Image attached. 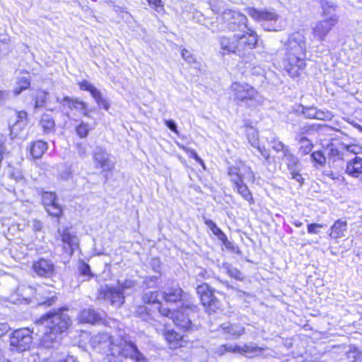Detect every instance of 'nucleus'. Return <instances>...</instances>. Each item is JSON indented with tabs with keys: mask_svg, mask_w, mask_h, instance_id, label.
I'll use <instances>...</instances> for the list:
<instances>
[{
	"mask_svg": "<svg viewBox=\"0 0 362 362\" xmlns=\"http://www.w3.org/2000/svg\"><path fill=\"white\" fill-rule=\"evenodd\" d=\"M156 308L158 309V313H160V315L161 316L166 317H168L172 320L176 313V310H173L170 309L169 308L163 306L161 305L160 302L157 303Z\"/></svg>",
	"mask_w": 362,
	"mask_h": 362,
	"instance_id": "nucleus-51",
	"label": "nucleus"
},
{
	"mask_svg": "<svg viewBox=\"0 0 362 362\" xmlns=\"http://www.w3.org/2000/svg\"><path fill=\"white\" fill-rule=\"evenodd\" d=\"M346 173L355 178L362 180V158L356 156L346 163Z\"/></svg>",
	"mask_w": 362,
	"mask_h": 362,
	"instance_id": "nucleus-21",
	"label": "nucleus"
},
{
	"mask_svg": "<svg viewBox=\"0 0 362 362\" xmlns=\"http://www.w3.org/2000/svg\"><path fill=\"white\" fill-rule=\"evenodd\" d=\"M67 308H62L49 311L36 321V325L42 329L41 345L45 349L55 348L65 332L71 325L70 317L64 313Z\"/></svg>",
	"mask_w": 362,
	"mask_h": 362,
	"instance_id": "nucleus-2",
	"label": "nucleus"
},
{
	"mask_svg": "<svg viewBox=\"0 0 362 362\" xmlns=\"http://www.w3.org/2000/svg\"><path fill=\"white\" fill-rule=\"evenodd\" d=\"M158 296L157 291H146L142 296V300L146 304H153L156 307L157 303L160 302L158 300Z\"/></svg>",
	"mask_w": 362,
	"mask_h": 362,
	"instance_id": "nucleus-43",
	"label": "nucleus"
},
{
	"mask_svg": "<svg viewBox=\"0 0 362 362\" xmlns=\"http://www.w3.org/2000/svg\"><path fill=\"white\" fill-rule=\"evenodd\" d=\"M100 298L115 308L121 307L124 303V296L118 288L105 286L100 291Z\"/></svg>",
	"mask_w": 362,
	"mask_h": 362,
	"instance_id": "nucleus-16",
	"label": "nucleus"
},
{
	"mask_svg": "<svg viewBox=\"0 0 362 362\" xmlns=\"http://www.w3.org/2000/svg\"><path fill=\"white\" fill-rule=\"evenodd\" d=\"M32 333L28 328H21L13 332L10 336L12 350L23 352L29 349L33 341Z\"/></svg>",
	"mask_w": 362,
	"mask_h": 362,
	"instance_id": "nucleus-11",
	"label": "nucleus"
},
{
	"mask_svg": "<svg viewBox=\"0 0 362 362\" xmlns=\"http://www.w3.org/2000/svg\"><path fill=\"white\" fill-rule=\"evenodd\" d=\"M17 292L25 299H27L28 297L24 296V293L26 296H33L39 305L50 307L57 300L56 291L52 286L47 285L21 286L18 288Z\"/></svg>",
	"mask_w": 362,
	"mask_h": 362,
	"instance_id": "nucleus-6",
	"label": "nucleus"
},
{
	"mask_svg": "<svg viewBox=\"0 0 362 362\" xmlns=\"http://www.w3.org/2000/svg\"><path fill=\"white\" fill-rule=\"evenodd\" d=\"M311 160L320 166H325L326 163V157L320 151H316L311 153Z\"/></svg>",
	"mask_w": 362,
	"mask_h": 362,
	"instance_id": "nucleus-49",
	"label": "nucleus"
},
{
	"mask_svg": "<svg viewBox=\"0 0 362 362\" xmlns=\"http://www.w3.org/2000/svg\"><path fill=\"white\" fill-rule=\"evenodd\" d=\"M219 42L223 50V54L238 52V42L235 35L232 37H221Z\"/></svg>",
	"mask_w": 362,
	"mask_h": 362,
	"instance_id": "nucleus-24",
	"label": "nucleus"
},
{
	"mask_svg": "<svg viewBox=\"0 0 362 362\" xmlns=\"http://www.w3.org/2000/svg\"><path fill=\"white\" fill-rule=\"evenodd\" d=\"M163 298L166 302L176 303L182 300L183 291L179 286H173L166 288L163 293Z\"/></svg>",
	"mask_w": 362,
	"mask_h": 362,
	"instance_id": "nucleus-25",
	"label": "nucleus"
},
{
	"mask_svg": "<svg viewBox=\"0 0 362 362\" xmlns=\"http://www.w3.org/2000/svg\"><path fill=\"white\" fill-rule=\"evenodd\" d=\"M42 203L49 216L58 219L62 216L63 214L62 208L57 203V194L54 192H42Z\"/></svg>",
	"mask_w": 362,
	"mask_h": 362,
	"instance_id": "nucleus-18",
	"label": "nucleus"
},
{
	"mask_svg": "<svg viewBox=\"0 0 362 362\" xmlns=\"http://www.w3.org/2000/svg\"><path fill=\"white\" fill-rule=\"evenodd\" d=\"M79 319L82 322L95 324L101 320V316L94 309L88 308L80 312Z\"/></svg>",
	"mask_w": 362,
	"mask_h": 362,
	"instance_id": "nucleus-27",
	"label": "nucleus"
},
{
	"mask_svg": "<svg viewBox=\"0 0 362 362\" xmlns=\"http://www.w3.org/2000/svg\"><path fill=\"white\" fill-rule=\"evenodd\" d=\"M16 121L12 125L9 124L11 134H14L15 131H18L23 128L26 123L27 112L25 111H18L16 112Z\"/></svg>",
	"mask_w": 362,
	"mask_h": 362,
	"instance_id": "nucleus-32",
	"label": "nucleus"
},
{
	"mask_svg": "<svg viewBox=\"0 0 362 362\" xmlns=\"http://www.w3.org/2000/svg\"><path fill=\"white\" fill-rule=\"evenodd\" d=\"M218 280L228 290H231L233 291L236 292L237 295H239L240 296L241 294H245V293L244 291L238 290L233 286L230 285L228 281H221L219 279H218Z\"/></svg>",
	"mask_w": 362,
	"mask_h": 362,
	"instance_id": "nucleus-59",
	"label": "nucleus"
},
{
	"mask_svg": "<svg viewBox=\"0 0 362 362\" xmlns=\"http://www.w3.org/2000/svg\"><path fill=\"white\" fill-rule=\"evenodd\" d=\"M325 226L321 223H309L307 226L308 233L310 234H317L319 233V229L322 228Z\"/></svg>",
	"mask_w": 362,
	"mask_h": 362,
	"instance_id": "nucleus-57",
	"label": "nucleus"
},
{
	"mask_svg": "<svg viewBox=\"0 0 362 362\" xmlns=\"http://www.w3.org/2000/svg\"><path fill=\"white\" fill-rule=\"evenodd\" d=\"M221 328L227 338L237 339L245 332V327L238 323H223L221 325Z\"/></svg>",
	"mask_w": 362,
	"mask_h": 362,
	"instance_id": "nucleus-20",
	"label": "nucleus"
},
{
	"mask_svg": "<svg viewBox=\"0 0 362 362\" xmlns=\"http://www.w3.org/2000/svg\"><path fill=\"white\" fill-rule=\"evenodd\" d=\"M182 58L189 63H191L194 61L193 57L191 55L190 52L186 49H183L182 50Z\"/></svg>",
	"mask_w": 362,
	"mask_h": 362,
	"instance_id": "nucleus-63",
	"label": "nucleus"
},
{
	"mask_svg": "<svg viewBox=\"0 0 362 362\" xmlns=\"http://www.w3.org/2000/svg\"><path fill=\"white\" fill-rule=\"evenodd\" d=\"M347 230V223L342 219L336 221L330 228L329 236L333 239H338L345 235L344 233Z\"/></svg>",
	"mask_w": 362,
	"mask_h": 362,
	"instance_id": "nucleus-26",
	"label": "nucleus"
},
{
	"mask_svg": "<svg viewBox=\"0 0 362 362\" xmlns=\"http://www.w3.org/2000/svg\"><path fill=\"white\" fill-rule=\"evenodd\" d=\"M269 143L270 144L273 150H274L276 153H281V154L285 153L286 151H287L289 148L288 146L284 144L276 136H273L269 141Z\"/></svg>",
	"mask_w": 362,
	"mask_h": 362,
	"instance_id": "nucleus-38",
	"label": "nucleus"
},
{
	"mask_svg": "<svg viewBox=\"0 0 362 362\" xmlns=\"http://www.w3.org/2000/svg\"><path fill=\"white\" fill-rule=\"evenodd\" d=\"M246 135L248 142L252 147L257 148L259 146V133L256 129L252 127L247 128Z\"/></svg>",
	"mask_w": 362,
	"mask_h": 362,
	"instance_id": "nucleus-37",
	"label": "nucleus"
},
{
	"mask_svg": "<svg viewBox=\"0 0 362 362\" xmlns=\"http://www.w3.org/2000/svg\"><path fill=\"white\" fill-rule=\"evenodd\" d=\"M134 315L135 316L140 317L145 321H147L151 318V314L145 305L137 306L136 308Z\"/></svg>",
	"mask_w": 362,
	"mask_h": 362,
	"instance_id": "nucleus-47",
	"label": "nucleus"
},
{
	"mask_svg": "<svg viewBox=\"0 0 362 362\" xmlns=\"http://www.w3.org/2000/svg\"><path fill=\"white\" fill-rule=\"evenodd\" d=\"M222 268L231 278H234L238 281H243L244 279V275L243 273L239 269L234 267L231 264L228 262H223L222 264Z\"/></svg>",
	"mask_w": 362,
	"mask_h": 362,
	"instance_id": "nucleus-34",
	"label": "nucleus"
},
{
	"mask_svg": "<svg viewBox=\"0 0 362 362\" xmlns=\"http://www.w3.org/2000/svg\"><path fill=\"white\" fill-rule=\"evenodd\" d=\"M93 164L95 168L101 169L104 173L105 182L107 180V173L111 172L115 168V161L112 156L102 146H96L93 152Z\"/></svg>",
	"mask_w": 362,
	"mask_h": 362,
	"instance_id": "nucleus-10",
	"label": "nucleus"
},
{
	"mask_svg": "<svg viewBox=\"0 0 362 362\" xmlns=\"http://www.w3.org/2000/svg\"><path fill=\"white\" fill-rule=\"evenodd\" d=\"M165 339L168 341L171 349H177L182 346L183 336L173 329H165L163 333Z\"/></svg>",
	"mask_w": 362,
	"mask_h": 362,
	"instance_id": "nucleus-22",
	"label": "nucleus"
},
{
	"mask_svg": "<svg viewBox=\"0 0 362 362\" xmlns=\"http://www.w3.org/2000/svg\"><path fill=\"white\" fill-rule=\"evenodd\" d=\"M32 269L35 274L42 278L51 279L56 274L55 265L51 259L40 258L34 261Z\"/></svg>",
	"mask_w": 362,
	"mask_h": 362,
	"instance_id": "nucleus-17",
	"label": "nucleus"
},
{
	"mask_svg": "<svg viewBox=\"0 0 362 362\" xmlns=\"http://www.w3.org/2000/svg\"><path fill=\"white\" fill-rule=\"evenodd\" d=\"M160 278V274L155 276H146L143 280L142 286L145 288H156Z\"/></svg>",
	"mask_w": 362,
	"mask_h": 362,
	"instance_id": "nucleus-44",
	"label": "nucleus"
},
{
	"mask_svg": "<svg viewBox=\"0 0 362 362\" xmlns=\"http://www.w3.org/2000/svg\"><path fill=\"white\" fill-rule=\"evenodd\" d=\"M342 150H346L347 152L357 155L362 152V147L357 144H344L341 145Z\"/></svg>",
	"mask_w": 362,
	"mask_h": 362,
	"instance_id": "nucleus-53",
	"label": "nucleus"
},
{
	"mask_svg": "<svg viewBox=\"0 0 362 362\" xmlns=\"http://www.w3.org/2000/svg\"><path fill=\"white\" fill-rule=\"evenodd\" d=\"M228 175L230 177V181L233 184V189L237 192L245 201L250 204L254 203L252 194L247 185L244 182L245 179L253 182L255 175L250 167H245V174L243 175L240 169L235 166H229L227 168Z\"/></svg>",
	"mask_w": 362,
	"mask_h": 362,
	"instance_id": "nucleus-4",
	"label": "nucleus"
},
{
	"mask_svg": "<svg viewBox=\"0 0 362 362\" xmlns=\"http://www.w3.org/2000/svg\"><path fill=\"white\" fill-rule=\"evenodd\" d=\"M281 158L286 163L288 170L296 168L299 163L298 158L291 152L290 148L282 154Z\"/></svg>",
	"mask_w": 362,
	"mask_h": 362,
	"instance_id": "nucleus-35",
	"label": "nucleus"
},
{
	"mask_svg": "<svg viewBox=\"0 0 362 362\" xmlns=\"http://www.w3.org/2000/svg\"><path fill=\"white\" fill-rule=\"evenodd\" d=\"M79 87L80 89L82 90L90 92L92 97L93 95H95V94L98 93L99 90L86 80H83V81L80 82Z\"/></svg>",
	"mask_w": 362,
	"mask_h": 362,
	"instance_id": "nucleus-50",
	"label": "nucleus"
},
{
	"mask_svg": "<svg viewBox=\"0 0 362 362\" xmlns=\"http://www.w3.org/2000/svg\"><path fill=\"white\" fill-rule=\"evenodd\" d=\"M90 345L95 351L105 355L109 362H147L136 343L127 336L98 333L91 337Z\"/></svg>",
	"mask_w": 362,
	"mask_h": 362,
	"instance_id": "nucleus-1",
	"label": "nucleus"
},
{
	"mask_svg": "<svg viewBox=\"0 0 362 362\" xmlns=\"http://www.w3.org/2000/svg\"><path fill=\"white\" fill-rule=\"evenodd\" d=\"M93 98L100 108H103L106 111L110 109V103L108 100L103 97L102 93L100 90H98V93L93 95Z\"/></svg>",
	"mask_w": 362,
	"mask_h": 362,
	"instance_id": "nucleus-45",
	"label": "nucleus"
},
{
	"mask_svg": "<svg viewBox=\"0 0 362 362\" xmlns=\"http://www.w3.org/2000/svg\"><path fill=\"white\" fill-rule=\"evenodd\" d=\"M193 315H194L193 309L186 305L185 308L176 310L172 320L176 327L184 331H189L192 330L194 327L192 321Z\"/></svg>",
	"mask_w": 362,
	"mask_h": 362,
	"instance_id": "nucleus-15",
	"label": "nucleus"
},
{
	"mask_svg": "<svg viewBox=\"0 0 362 362\" xmlns=\"http://www.w3.org/2000/svg\"><path fill=\"white\" fill-rule=\"evenodd\" d=\"M40 124L45 134H48L55 132V122L51 115L44 113L41 117Z\"/></svg>",
	"mask_w": 362,
	"mask_h": 362,
	"instance_id": "nucleus-30",
	"label": "nucleus"
},
{
	"mask_svg": "<svg viewBox=\"0 0 362 362\" xmlns=\"http://www.w3.org/2000/svg\"><path fill=\"white\" fill-rule=\"evenodd\" d=\"M247 13L255 21L262 23L265 30L279 31L283 28L281 17L274 9H257L253 7L246 9Z\"/></svg>",
	"mask_w": 362,
	"mask_h": 362,
	"instance_id": "nucleus-7",
	"label": "nucleus"
},
{
	"mask_svg": "<svg viewBox=\"0 0 362 362\" xmlns=\"http://www.w3.org/2000/svg\"><path fill=\"white\" fill-rule=\"evenodd\" d=\"M346 357L351 362H361L362 352L355 346H350L346 351Z\"/></svg>",
	"mask_w": 362,
	"mask_h": 362,
	"instance_id": "nucleus-39",
	"label": "nucleus"
},
{
	"mask_svg": "<svg viewBox=\"0 0 362 362\" xmlns=\"http://www.w3.org/2000/svg\"><path fill=\"white\" fill-rule=\"evenodd\" d=\"M257 148L258 149L261 155L264 158L265 163H270L271 156L269 151L266 149V148L258 146Z\"/></svg>",
	"mask_w": 362,
	"mask_h": 362,
	"instance_id": "nucleus-60",
	"label": "nucleus"
},
{
	"mask_svg": "<svg viewBox=\"0 0 362 362\" xmlns=\"http://www.w3.org/2000/svg\"><path fill=\"white\" fill-rule=\"evenodd\" d=\"M56 101L61 105L63 110L67 108L69 110H75L84 117H90V110H89L88 104L77 98L64 96L63 98H60L59 97H57Z\"/></svg>",
	"mask_w": 362,
	"mask_h": 362,
	"instance_id": "nucleus-13",
	"label": "nucleus"
},
{
	"mask_svg": "<svg viewBox=\"0 0 362 362\" xmlns=\"http://www.w3.org/2000/svg\"><path fill=\"white\" fill-rule=\"evenodd\" d=\"M282 64L288 74L295 78L305 66L306 42L303 33L296 32L289 35L284 44Z\"/></svg>",
	"mask_w": 362,
	"mask_h": 362,
	"instance_id": "nucleus-3",
	"label": "nucleus"
},
{
	"mask_svg": "<svg viewBox=\"0 0 362 362\" xmlns=\"http://www.w3.org/2000/svg\"><path fill=\"white\" fill-rule=\"evenodd\" d=\"M204 223L207 226V227L211 230L212 233L217 237V238L221 241L222 243L226 241L228 238L226 235L223 233V231L217 226L216 223L211 219H207L205 217H203Z\"/></svg>",
	"mask_w": 362,
	"mask_h": 362,
	"instance_id": "nucleus-31",
	"label": "nucleus"
},
{
	"mask_svg": "<svg viewBox=\"0 0 362 362\" xmlns=\"http://www.w3.org/2000/svg\"><path fill=\"white\" fill-rule=\"evenodd\" d=\"M242 34H235L238 42V52L255 48L257 43V35L251 28L240 30Z\"/></svg>",
	"mask_w": 362,
	"mask_h": 362,
	"instance_id": "nucleus-19",
	"label": "nucleus"
},
{
	"mask_svg": "<svg viewBox=\"0 0 362 362\" xmlns=\"http://www.w3.org/2000/svg\"><path fill=\"white\" fill-rule=\"evenodd\" d=\"M90 129L88 123L81 122L76 127V134L81 138H86L89 134Z\"/></svg>",
	"mask_w": 362,
	"mask_h": 362,
	"instance_id": "nucleus-46",
	"label": "nucleus"
},
{
	"mask_svg": "<svg viewBox=\"0 0 362 362\" xmlns=\"http://www.w3.org/2000/svg\"><path fill=\"white\" fill-rule=\"evenodd\" d=\"M8 177L11 179L14 180L16 182H22L23 183L25 181V178L23 175L21 170L19 169H15L13 168H11L9 166V170L8 172Z\"/></svg>",
	"mask_w": 362,
	"mask_h": 362,
	"instance_id": "nucleus-48",
	"label": "nucleus"
},
{
	"mask_svg": "<svg viewBox=\"0 0 362 362\" xmlns=\"http://www.w3.org/2000/svg\"><path fill=\"white\" fill-rule=\"evenodd\" d=\"M230 89L233 92L237 105L248 108H255L263 103V97L247 83H233Z\"/></svg>",
	"mask_w": 362,
	"mask_h": 362,
	"instance_id": "nucleus-5",
	"label": "nucleus"
},
{
	"mask_svg": "<svg viewBox=\"0 0 362 362\" xmlns=\"http://www.w3.org/2000/svg\"><path fill=\"white\" fill-rule=\"evenodd\" d=\"M48 145L47 142L42 140L35 141L32 143L30 148V153L34 159H39L42 157L47 150Z\"/></svg>",
	"mask_w": 362,
	"mask_h": 362,
	"instance_id": "nucleus-28",
	"label": "nucleus"
},
{
	"mask_svg": "<svg viewBox=\"0 0 362 362\" xmlns=\"http://www.w3.org/2000/svg\"><path fill=\"white\" fill-rule=\"evenodd\" d=\"M78 272L79 276L83 278V281H89L94 276V274L90 269V265L83 260H79L78 264Z\"/></svg>",
	"mask_w": 362,
	"mask_h": 362,
	"instance_id": "nucleus-33",
	"label": "nucleus"
},
{
	"mask_svg": "<svg viewBox=\"0 0 362 362\" xmlns=\"http://www.w3.org/2000/svg\"><path fill=\"white\" fill-rule=\"evenodd\" d=\"M165 124L169 129H170L174 133H178L177 124L173 119L165 120Z\"/></svg>",
	"mask_w": 362,
	"mask_h": 362,
	"instance_id": "nucleus-61",
	"label": "nucleus"
},
{
	"mask_svg": "<svg viewBox=\"0 0 362 362\" xmlns=\"http://www.w3.org/2000/svg\"><path fill=\"white\" fill-rule=\"evenodd\" d=\"M327 157L329 160L336 162L337 160H342L344 157V153L341 150L332 144L329 147V152Z\"/></svg>",
	"mask_w": 362,
	"mask_h": 362,
	"instance_id": "nucleus-41",
	"label": "nucleus"
},
{
	"mask_svg": "<svg viewBox=\"0 0 362 362\" xmlns=\"http://www.w3.org/2000/svg\"><path fill=\"white\" fill-rule=\"evenodd\" d=\"M48 95V92L43 90H37L33 97L35 109L43 107Z\"/></svg>",
	"mask_w": 362,
	"mask_h": 362,
	"instance_id": "nucleus-36",
	"label": "nucleus"
},
{
	"mask_svg": "<svg viewBox=\"0 0 362 362\" xmlns=\"http://www.w3.org/2000/svg\"><path fill=\"white\" fill-rule=\"evenodd\" d=\"M196 291L202 305L207 313H215L221 308V301L214 296V289L208 284L203 283L197 286Z\"/></svg>",
	"mask_w": 362,
	"mask_h": 362,
	"instance_id": "nucleus-9",
	"label": "nucleus"
},
{
	"mask_svg": "<svg viewBox=\"0 0 362 362\" xmlns=\"http://www.w3.org/2000/svg\"><path fill=\"white\" fill-rule=\"evenodd\" d=\"M320 4L322 9V14L324 16H331L332 15H336L334 13L336 6L327 0H320Z\"/></svg>",
	"mask_w": 362,
	"mask_h": 362,
	"instance_id": "nucleus-42",
	"label": "nucleus"
},
{
	"mask_svg": "<svg viewBox=\"0 0 362 362\" xmlns=\"http://www.w3.org/2000/svg\"><path fill=\"white\" fill-rule=\"evenodd\" d=\"M30 86V79L28 77H21L18 82L16 87L13 90V93L16 95H20L23 90H27Z\"/></svg>",
	"mask_w": 362,
	"mask_h": 362,
	"instance_id": "nucleus-40",
	"label": "nucleus"
},
{
	"mask_svg": "<svg viewBox=\"0 0 362 362\" xmlns=\"http://www.w3.org/2000/svg\"><path fill=\"white\" fill-rule=\"evenodd\" d=\"M289 171L291 175V178L296 180L298 182L300 183V185H302L304 182V179L303 178L302 175L299 173V172L296 170V168H293L292 170H290Z\"/></svg>",
	"mask_w": 362,
	"mask_h": 362,
	"instance_id": "nucleus-58",
	"label": "nucleus"
},
{
	"mask_svg": "<svg viewBox=\"0 0 362 362\" xmlns=\"http://www.w3.org/2000/svg\"><path fill=\"white\" fill-rule=\"evenodd\" d=\"M339 18L337 15H332L317 21L312 27V33L315 39L322 42L333 28L337 24Z\"/></svg>",
	"mask_w": 362,
	"mask_h": 362,
	"instance_id": "nucleus-12",
	"label": "nucleus"
},
{
	"mask_svg": "<svg viewBox=\"0 0 362 362\" xmlns=\"http://www.w3.org/2000/svg\"><path fill=\"white\" fill-rule=\"evenodd\" d=\"M222 243L224 245V246L226 247V248L228 250H229L232 252L236 253L238 255H241V251L240 250L238 245H236L233 243L229 241L228 240V238L226 239V241L223 242Z\"/></svg>",
	"mask_w": 362,
	"mask_h": 362,
	"instance_id": "nucleus-56",
	"label": "nucleus"
},
{
	"mask_svg": "<svg viewBox=\"0 0 362 362\" xmlns=\"http://www.w3.org/2000/svg\"><path fill=\"white\" fill-rule=\"evenodd\" d=\"M303 114L305 117L309 119H315L317 114V109L314 107H303L302 110Z\"/></svg>",
	"mask_w": 362,
	"mask_h": 362,
	"instance_id": "nucleus-55",
	"label": "nucleus"
},
{
	"mask_svg": "<svg viewBox=\"0 0 362 362\" xmlns=\"http://www.w3.org/2000/svg\"><path fill=\"white\" fill-rule=\"evenodd\" d=\"M333 117V114L329 110H317L316 119L320 120H331Z\"/></svg>",
	"mask_w": 362,
	"mask_h": 362,
	"instance_id": "nucleus-54",
	"label": "nucleus"
},
{
	"mask_svg": "<svg viewBox=\"0 0 362 362\" xmlns=\"http://www.w3.org/2000/svg\"><path fill=\"white\" fill-rule=\"evenodd\" d=\"M61 238L62 242L66 245L64 250L72 255L75 249L78 247V238L76 236L71 235L68 229H64L62 234Z\"/></svg>",
	"mask_w": 362,
	"mask_h": 362,
	"instance_id": "nucleus-23",
	"label": "nucleus"
},
{
	"mask_svg": "<svg viewBox=\"0 0 362 362\" xmlns=\"http://www.w3.org/2000/svg\"><path fill=\"white\" fill-rule=\"evenodd\" d=\"M263 349L256 344L250 342L243 345L225 344L219 346L215 351L218 356H223L227 353L238 354L246 357L252 358L262 354Z\"/></svg>",
	"mask_w": 362,
	"mask_h": 362,
	"instance_id": "nucleus-8",
	"label": "nucleus"
},
{
	"mask_svg": "<svg viewBox=\"0 0 362 362\" xmlns=\"http://www.w3.org/2000/svg\"><path fill=\"white\" fill-rule=\"evenodd\" d=\"M223 16L227 22L228 28L232 31L247 29V18L238 11L228 9L223 11Z\"/></svg>",
	"mask_w": 362,
	"mask_h": 362,
	"instance_id": "nucleus-14",
	"label": "nucleus"
},
{
	"mask_svg": "<svg viewBox=\"0 0 362 362\" xmlns=\"http://www.w3.org/2000/svg\"><path fill=\"white\" fill-rule=\"evenodd\" d=\"M31 226L35 232H40L43 228L42 223L37 219H34L31 222Z\"/></svg>",
	"mask_w": 362,
	"mask_h": 362,
	"instance_id": "nucleus-62",
	"label": "nucleus"
},
{
	"mask_svg": "<svg viewBox=\"0 0 362 362\" xmlns=\"http://www.w3.org/2000/svg\"><path fill=\"white\" fill-rule=\"evenodd\" d=\"M118 289H119L122 292L124 293L126 290L131 289L134 288L136 285V282L130 279H126L124 281L118 280L117 281Z\"/></svg>",
	"mask_w": 362,
	"mask_h": 362,
	"instance_id": "nucleus-52",
	"label": "nucleus"
},
{
	"mask_svg": "<svg viewBox=\"0 0 362 362\" xmlns=\"http://www.w3.org/2000/svg\"><path fill=\"white\" fill-rule=\"evenodd\" d=\"M149 6L152 8L158 10L159 8H163V4L161 0H147Z\"/></svg>",
	"mask_w": 362,
	"mask_h": 362,
	"instance_id": "nucleus-64",
	"label": "nucleus"
},
{
	"mask_svg": "<svg viewBox=\"0 0 362 362\" xmlns=\"http://www.w3.org/2000/svg\"><path fill=\"white\" fill-rule=\"evenodd\" d=\"M295 140L299 144L298 152L300 154L305 156L312 151L313 144L306 136H302V134H296Z\"/></svg>",
	"mask_w": 362,
	"mask_h": 362,
	"instance_id": "nucleus-29",
	"label": "nucleus"
}]
</instances>
